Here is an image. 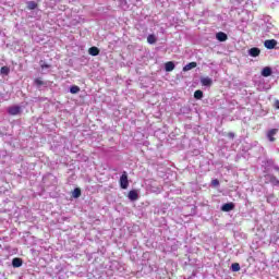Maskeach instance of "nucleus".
Wrapping results in <instances>:
<instances>
[{"mask_svg": "<svg viewBox=\"0 0 279 279\" xmlns=\"http://www.w3.org/2000/svg\"><path fill=\"white\" fill-rule=\"evenodd\" d=\"M260 169L264 177H262V182L264 184H271L272 186H279V166L276 161L270 158H263L260 161Z\"/></svg>", "mask_w": 279, "mask_h": 279, "instance_id": "1", "label": "nucleus"}, {"mask_svg": "<svg viewBox=\"0 0 279 279\" xmlns=\"http://www.w3.org/2000/svg\"><path fill=\"white\" fill-rule=\"evenodd\" d=\"M120 189L122 191H126V189L130 186V180L128 179V171H123L120 180H119Z\"/></svg>", "mask_w": 279, "mask_h": 279, "instance_id": "2", "label": "nucleus"}, {"mask_svg": "<svg viewBox=\"0 0 279 279\" xmlns=\"http://www.w3.org/2000/svg\"><path fill=\"white\" fill-rule=\"evenodd\" d=\"M7 112L11 117H16V116L21 114V112H23V108H21V106H19V105H13L7 109Z\"/></svg>", "mask_w": 279, "mask_h": 279, "instance_id": "3", "label": "nucleus"}, {"mask_svg": "<svg viewBox=\"0 0 279 279\" xmlns=\"http://www.w3.org/2000/svg\"><path fill=\"white\" fill-rule=\"evenodd\" d=\"M279 130L278 129H269L266 132V138L269 141V143H276V136L278 135Z\"/></svg>", "mask_w": 279, "mask_h": 279, "instance_id": "4", "label": "nucleus"}, {"mask_svg": "<svg viewBox=\"0 0 279 279\" xmlns=\"http://www.w3.org/2000/svg\"><path fill=\"white\" fill-rule=\"evenodd\" d=\"M35 86H37L38 89L43 88H49L51 86V81H43L40 78H35L34 81Z\"/></svg>", "mask_w": 279, "mask_h": 279, "instance_id": "5", "label": "nucleus"}, {"mask_svg": "<svg viewBox=\"0 0 279 279\" xmlns=\"http://www.w3.org/2000/svg\"><path fill=\"white\" fill-rule=\"evenodd\" d=\"M234 208H236V205L234 203L230 202V203L222 204L220 207V210L222 213H232V210H234Z\"/></svg>", "mask_w": 279, "mask_h": 279, "instance_id": "6", "label": "nucleus"}, {"mask_svg": "<svg viewBox=\"0 0 279 279\" xmlns=\"http://www.w3.org/2000/svg\"><path fill=\"white\" fill-rule=\"evenodd\" d=\"M277 46L278 40L276 39H267L264 41V47H266V49H276Z\"/></svg>", "mask_w": 279, "mask_h": 279, "instance_id": "7", "label": "nucleus"}, {"mask_svg": "<svg viewBox=\"0 0 279 279\" xmlns=\"http://www.w3.org/2000/svg\"><path fill=\"white\" fill-rule=\"evenodd\" d=\"M247 53L251 58H258V56H260V48L253 47L247 50Z\"/></svg>", "mask_w": 279, "mask_h": 279, "instance_id": "8", "label": "nucleus"}, {"mask_svg": "<svg viewBox=\"0 0 279 279\" xmlns=\"http://www.w3.org/2000/svg\"><path fill=\"white\" fill-rule=\"evenodd\" d=\"M138 191L137 190H131L128 194V198L130 202H137L138 199Z\"/></svg>", "mask_w": 279, "mask_h": 279, "instance_id": "9", "label": "nucleus"}, {"mask_svg": "<svg viewBox=\"0 0 279 279\" xmlns=\"http://www.w3.org/2000/svg\"><path fill=\"white\" fill-rule=\"evenodd\" d=\"M262 77H271V75L274 74V70H271V68L269 66H265L263 70H262Z\"/></svg>", "mask_w": 279, "mask_h": 279, "instance_id": "10", "label": "nucleus"}, {"mask_svg": "<svg viewBox=\"0 0 279 279\" xmlns=\"http://www.w3.org/2000/svg\"><path fill=\"white\" fill-rule=\"evenodd\" d=\"M216 39L219 41V43H226V40H228V34L223 33V32H218L216 34Z\"/></svg>", "mask_w": 279, "mask_h": 279, "instance_id": "11", "label": "nucleus"}, {"mask_svg": "<svg viewBox=\"0 0 279 279\" xmlns=\"http://www.w3.org/2000/svg\"><path fill=\"white\" fill-rule=\"evenodd\" d=\"M175 69V62L173 61H168L165 63V71L167 73H171V71H173Z\"/></svg>", "mask_w": 279, "mask_h": 279, "instance_id": "12", "label": "nucleus"}, {"mask_svg": "<svg viewBox=\"0 0 279 279\" xmlns=\"http://www.w3.org/2000/svg\"><path fill=\"white\" fill-rule=\"evenodd\" d=\"M12 267L14 268L23 267V259L21 257H14L12 259Z\"/></svg>", "mask_w": 279, "mask_h": 279, "instance_id": "13", "label": "nucleus"}, {"mask_svg": "<svg viewBox=\"0 0 279 279\" xmlns=\"http://www.w3.org/2000/svg\"><path fill=\"white\" fill-rule=\"evenodd\" d=\"M197 68V62L193 61L187 63L184 68L183 71L186 73L187 71H193V69Z\"/></svg>", "mask_w": 279, "mask_h": 279, "instance_id": "14", "label": "nucleus"}, {"mask_svg": "<svg viewBox=\"0 0 279 279\" xmlns=\"http://www.w3.org/2000/svg\"><path fill=\"white\" fill-rule=\"evenodd\" d=\"M202 86H213V78L210 77H203L201 78Z\"/></svg>", "mask_w": 279, "mask_h": 279, "instance_id": "15", "label": "nucleus"}, {"mask_svg": "<svg viewBox=\"0 0 279 279\" xmlns=\"http://www.w3.org/2000/svg\"><path fill=\"white\" fill-rule=\"evenodd\" d=\"M157 41H158V38L156 37V35L150 34L147 36L148 45H156Z\"/></svg>", "mask_w": 279, "mask_h": 279, "instance_id": "16", "label": "nucleus"}, {"mask_svg": "<svg viewBox=\"0 0 279 279\" xmlns=\"http://www.w3.org/2000/svg\"><path fill=\"white\" fill-rule=\"evenodd\" d=\"M88 53H89V56L96 57V56H99L100 50H99V48L93 46V47H90V48L88 49Z\"/></svg>", "mask_w": 279, "mask_h": 279, "instance_id": "17", "label": "nucleus"}, {"mask_svg": "<svg viewBox=\"0 0 279 279\" xmlns=\"http://www.w3.org/2000/svg\"><path fill=\"white\" fill-rule=\"evenodd\" d=\"M72 197H74V199L82 197V190L80 187H75L72 192Z\"/></svg>", "mask_w": 279, "mask_h": 279, "instance_id": "18", "label": "nucleus"}, {"mask_svg": "<svg viewBox=\"0 0 279 279\" xmlns=\"http://www.w3.org/2000/svg\"><path fill=\"white\" fill-rule=\"evenodd\" d=\"M26 8L27 10H36V8H38V3H36V1H27Z\"/></svg>", "mask_w": 279, "mask_h": 279, "instance_id": "19", "label": "nucleus"}, {"mask_svg": "<svg viewBox=\"0 0 279 279\" xmlns=\"http://www.w3.org/2000/svg\"><path fill=\"white\" fill-rule=\"evenodd\" d=\"M194 99L201 100L204 99V92L202 89H197L194 92Z\"/></svg>", "mask_w": 279, "mask_h": 279, "instance_id": "20", "label": "nucleus"}, {"mask_svg": "<svg viewBox=\"0 0 279 279\" xmlns=\"http://www.w3.org/2000/svg\"><path fill=\"white\" fill-rule=\"evenodd\" d=\"M230 269H231L232 271H234V272L241 271V264H239V263H233V264H231Z\"/></svg>", "mask_w": 279, "mask_h": 279, "instance_id": "21", "label": "nucleus"}, {"mask_svg": "<svg viewBox=\"0 0 279 279\" xmlns=\"http://www.w3.org/2000/svg\"><path fill=\"white\" fill-rule=\"evenodd\" d=\"M70 93H71V95H77V93H80V86H77V85H72V86L70 87Z\"/></svg>", "mask_w": 279, "mask_h": 279, "instance_id": "22", "label": "nucleus"}, {"mask_svg": "<svg viewBox=\"0 0 279 279\" xmlns=\"http://www.w3.org/2000/svg\"><path fill=\"white\" fill-rule=\"evenodd\" d=\"M40 68L43 71H47V73H49V69H51V65L41 61Z\"/></svg>", "mask_w": 279, "mask_h": 279, "instance_id": "23", "label": "nucleus"}, {"mask_svg": "<svg viewBox=\"0 0 279 279\" xmlns=\"http://www.w3.org/2000/svg\"><path fill=\"white\" fill-rule=\"evenodd\" d=\"M0 73L1 75H10V68H8L7 65L2 66L0 69Z\"/></svg>", "mask_w": 279, "mask_h": 279, "instance_id": "24", "label": "nucleus"}, {"mask_svg": "<svg viewBox=\"0 0 279 279\" xmlns=\"http://www.w3.org/2000/svg\"><path fill=\"white\" fill-rule=\"evenodd\" d=\"M267 202H268V204H276L277 198L274 194H270L267 196Z\"/></svg>", "mask_w": 279, "mask_h": 279, "instance_id": "25", "label": "nucleus"}, {"mask_svg": "<svg viewBox=\"0 0 279 279\" xmlns=\"http://www.w3.org/2000/svg\"><path fill=\"white\" fill-rule=\"evenodd\" d=\"M271 29H274V24H271V23H266V24L264 25V31H265V32H271Z\"/></svg>", "mask_w": 279, "mask_h": 279, "instance_id": "26", "label": "nucleus"}, {"mask_svg": "<svg viewBox=\"0 0 279 279\" xmlns=\"http://www.w3.org/2000/svg\"><path fill=\"white\" fill-rule=\"evenodd\" d=\"M211 186H215V187L219 186V179H214L211 181Z\"/></svg>", "mask_w": 279, "mask_h": 279, "instance_id": "27", "label": "nucleus"}, {"mask_svg": "<svg viewBox=\"0 0 279 279\" xmlns=\"http://www.w3.org/2000/svg\"><path fill=\"white\" fill-rule=\"evenodd\" d=\"M274 106L277 110H279V100H276Z\"/></svg>", "mask_w": 279, "mask_h": 279, "instance_id": "28", "label": "nucleus"}, {"mask_svg": "<svg viewBox=\"0 0 279 279\" xmlns=\"http://www.w3.org/2000/svg\"><path fill=\"white\" fill-rule=\"evenodd\" d=\"M228 138H234V133L229 132V133H228Z\"/></svg>", "mask_w": 279, "mask_h": 279, "instance_id": "29", "label": "nucleus"}]
</instances>
